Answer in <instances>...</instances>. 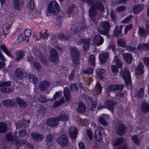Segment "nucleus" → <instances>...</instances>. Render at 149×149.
Masks as SVG:
<instances>
[{
    "mask_svg": "<svg viewBox=\"0 0 149 149\" xmlns=\"http://www.w3.org/2000/svg\"><path fill=\"white\" fill-rule=\"evenodd\" d=\"M124 88L123 85H113L109 86L107 88L108 91L109 92L111 91H115L117 90L121 91Z\"/></svg>",
    "mask_w": 149,
    "mask_h": 149,
    "instance_id": "nucleus-13",
    "label": "nucleus"
},
{
    "mask_svg": "<svg viewBox=\"0 0 149 149\" xmlns=\"http://www.w3.org/2000/svg\"><path fill=\"white\" fill-rule=\"evenodd\" d=\"M23 0H13V7L15 10H19L23 7Z\"/></svg>",
    "mask_w": 149,
    "mask_h": 149,
    "instance_id": "nucleus-15",
    "label": "nucleus"
},
{
    "mask_svg": "<svg viewBox=\"0 0 149 149\" xmlns=\"http://www.w3.org/2000/svg\"><path fill=\"white\" fill-rule=\"evenodd\" d=\"M11 82L8 81H1L0 82V87H9L11 85Z\"/></svg>",
    "mask_w": 149,
    "mask_h": 149,
    "instance_id": "nucleus-48",
    "label": "nucleus"
},
{
    "mask_svg": "<svg viewBox=\"0 0 149 149\" xmlns=\"http://www.w3.org/2000/svg\"><path fill=\"white\" fill-rule=\"evenodd\" d=\"M0 91L2 93H10L13 92L14 88L12 87L8 88L6 87H1L0 88Z\"/></svg>",
    "mask_w": 149,
    "mask_h": 149,
    "instance_id": "nucleus-38",
    "label": "nucleus"
},
{
    "mask_svg": "<svg viewBox=\"0 0 149 149\" xmlns=\"http://www.w3.org/2000/svg\"><path fill=\"white\" fill-rule=\"evenodd\" d=\"M144 65L142 63L140 62L135 70V72L138 75H140L144 73L143 68Z\"/></svg>",
    "mask_w": 149,
    "mask_h": 149,
    "instance_id": "nucleus-21",
    "label": "nucleus"
},
{
    "mask_svg": "<svg viewBox=\"0 0 149 149\" xmlns=\"http://www.w3.org/2000/svg\"><path fill=\"white\" fill-rule=\"evenodd\" d=\"M137 49L139 50L142 49L144 50L147 51L149 49V44L147 43H143L142 44L140 43L138 45Z\"/></svg>",
    "mask_w": 149,
    "mask_h": 149,
    "instance_id": "nucleus-26",
    "label": "nucleus"
},
{
    "mask_svg": "<svg viewBox=\"0 0 149 149\" xmlns=\"http://www.w3.org/2000/svg\"><path fill=\"white\" fill-rule=\"evenodd\" d=\"M93 9L92 8L89 10V15L90 18L92 19L93 21L96 23L99 19L100 15L97 13L96 11Z\"/></svg>",
    "mask_w": 149,
    "mask_h": 149,
    "instance_id": "nucleus-6",
    "label": "nucleus"
},
{
    "mask_svg": "<svg viewBox=\"0 0 149 149\" xmlns=\"http://www.w3.org/2000/svg\"><path fill=\"white\" fill-rule=\"evenodd\" d=\"M58 121L57 117L51 118L47 119L46 120V123L49 126L53 127L56 126L58 124Z\"/></svg>",
    "mask_w": 149,
    "mask_h": 149,
    "instance_id": "nucleus-7",
    "label": "nucleus"
},
{
    "mask_svg": "<svg viewBox=\"0 0 149 149\" xmlns=\"http://www.w3.org/2000/svg\"><path fill=\"white\" fill-rule=\"evenodd\" d=\"M122 27L121 26L119 27L118 26H116L115 28L114 31V35L116 36L120 37L122 35Z\"/></svg>",
    "mask_w": 149,
    "mask_h": 149,
    "instance_id": "nucleus-31",
    "label": "nucleus"
},
{
    "mask_svg": "<svg viewBox=\"0 0 149 149\" xmlns=\"http://www.w3.org/2000/svg\"><path fill=\"white\" fill-rule=\"evenodd\" d=\"M15 76L17 78L22 79L27 77V74L19 68H17L14 72Z\"/></svg>",
    "mask_w": 149,
    "mask_h": 149,
    "instance_id": "nucleus-11",
    "label": "nucleus"
},
{
    "mask_svg": "<svg viewBox=\"0 0 149 149\" xmlns=\"http://www.w3.org/2000/svg\"><path fill=\"white\" fill-rule=\"evenodd\" d=\"M57 142L62 147H65L68 145L69 141L67 136L65 135H62L56 140Z\"/></svg>",
    "mask_w": 149,
    "mask_h": 149,
    "instance_id": "nucleus-4",
    "label": "nucleus"
},
{
    "mask_svg": "<svg viewBox=\"0 0 149 149\" xmlns=\"http://www.w3.org/2000/svg\"><path fill=\"white\" fill-rule=\"evenodd\" d=\"M51 86V83L47 80L43 81L39 84V88L41 92L46 91Z\"/></svg>",
    "mask_w": 149,
    "mask_h": 149,
    "instance_id": "nucleus-9",
    "label": "nucleus"
},
{
    "mask_svg": "<svg viewBox=\"0 0 149 149\" xmlns=\"http://www.w3.org/2000/svg\"><path fill=\"white\" fill-rule=\"evenodd\" d=\"M64 94L66 100L67 101L70 102V101L71 94L68 88H65L64 90Z\"/></svg>",
    "mask_w": 149,
    "mask_h": 149,
    "instance_id": "nucleus-32",
    "label": "nucleus"
},
{
    "mask_svg": "<svg viewBox=\"0 0 149 149\" xmlns=\"http://www.w3.org/2000/svg\"><path fill=\"white\" fill-rule=\"evenodd\" d=\"M47 31H45L44 33H42V32H40V39L42 38L43 39H45V38H47V37L49 36V34H46Z\"/></svg>",
    "mask_w": 149,
    "mask_h": 149,
    "instance_id": "nucleus-54",
    "label": "nucleus"
},
{
    "mask_svg": "<svg viewBox=\"0 0 149 149\" xmlns=\"http://www.w3.org/2000/svg\"><path fill=\"white\" fill-rule=\"evenodd\" d=\"M38 111L41 114H44L45 112V110L44 107L41 105H39L37 107Z\"/></svg>",
    "mask_w": 149,
    "mask_h": 149,
    "instance_id": "nucleus-47",
    "label": "nucleus"
},
{
    "mask_svg": "<svg viewBox=\"0 0 149 149\" xmlns=\"http://www.w3.org/2000/svg\"><path fill=\"white\" fill-rule=\"evenodd\" d=\"M93 40L95 44L99 46L103 44L104 40L102 36L99 35H97L93 38Z\"/></svg>",
    "mask_w": 149,
    "mask_h": 149,
    "instance_id": "nucleus-16",
    "label": "nucleus"
},
{
    "mask_svg": "<svg viewBox=\"0 0 149 149\" xmlns=\"http://www.w3.org/2000/svg\"><path fill=\"white\" fill-rule=\"evenodd\" d=\"M53 135L50 134H49L46 135V142L48 143H50L53 139Z\"/></svg>",
    "mask_w": 149,
    "mask_h": 149,
    "instance_id": "nucleus-52",
    "label": "nucleus"
},
{
    "mask_svg": "<svg viewBox=\"0 0 149 149\" xmlns=\"http://www.w3.org/2000/svg\"><path fill=\"white\" fill-rule=\"evenodd\" d=\"M114 61L116 64L118 66V67L121 69L123 67V63L117 56H115L114 58Z\"/></svg>",
    "mask_w": 149,
    "mask_h": 149,
    "instance_id": "nucleus-36",
    "label": "nucleus"
},
{
    "mask_svg": "<svg viewBox=\"0 0 149 149\" xmlns=\"http://www.w3.org/2000/svg\"><path fill=\"white\" fill-rule=\"evenodd\" d=\"M48 10L50 13L56 15L60 10V7L58 3L54 1L50 2L48 5Z\"/></svg>",
    "mask_w": 149,
    "mask_h": 149,
    "instance_id": "nucleus-1",
    "label": "nucleus"
},
{
    "mask_svg": "<svg viewBox=\"0 0 149 149\" xmlns=\"http://www.w3.org/2000/svg\"><path fill=\"white\" fill-rule=\"evenodd\" d=\"M106 104L107 108L112 112H113V108L116 103L113 101L108 100L106 102Z\"/></svg>",
    "mask_w": 149,
    "mask_h": 149,
    "instance_id": "nucleus-22",
    "label": "nucleus"
},
{
    "mask_svg": "<svg viewBox=\"0 0 149 149\" xmlns=\"http://www.w3.org/2000/svg\"><path fill=\"white\" fill-rule=\"evenodd\" d=\"M93 71V69L91 67L88 68L86 70H82V72L86 74H92Z\"/></svg>",
    "mask_w": 149,
    "mask_h": 149,
    "instance_id": "nucleus-50",
    "label": "nucleus"
},
{
    "mask_svg": "<svg viewBox=\"0 0 149 149\" xmlns=\"http://www.w3.org/2000/svg\"><path fill=\"white\" fill-rule=\"evenodd\" d=\"M144 8V6L143 4H138L132 7V12L134 14H136L141 12Z\"/></svg>",
    "mask_w": 149,
    "mask_h": 149,
    "instance_id": "nucleus-14",
    "label": "nucleus"
},
{
    "mask_svg": "<svg viewBox=\"0 0 149 149\" xmlns=\"http://www.w3.org/2000/svg\"><path fill=\"white\" fill-rule=\"evenodd\" d=\"M123 139L121 138H119L116 140L114 145L115 146H118L123 143Z\"/></svg>",
    "mask_w": 149,
    "mask_h": 149,
    "instance_id": "nucleus-55",
    "label": "nucleus"
},
{
    "mask_svg": "<svg viewBox=\"0 0 149 149\" xmlns=\"http://www.w3.org/2000/svg\"><path fill=\"white\" fill-rule=\"evenodd\" d=\"M120 74L125 81L126 85H130L131 84L130 75L127 68L126 67L121 70L120 72Z\"/></svg>",
    "mask_w": 149,
    "mask_h": 149,
    "instance_id": "nucleus-3",
    "label": "nucleus"
},
{
    "mask_svg": "<svg viewBox=\"0 0 149 149\" xmlns=\"http://www.w3.org/2000/svg\"><path fill=\"white\" fill-rule=\"evenodd\" d=\"M125 126L123 124H120L117 127L116 133L120 135H123L125 132Z\"/></svg>",
    "mask_w": 149,
    "mask_h": 149,
    "instance_id": "nucleus-19",
    "label": "nucleus"
},
{
    "mask_svg": "<svg viewBox=\"0 0 149 149\" xmlns=\"http://www.w3.org/2000/svg\"><path fill=\"white\" fill-rule=\"evenodd\" d=\"M91 7L95 9H99L101 10H104V7L100 1L96 0L91 3Z\"/></svg>",
    "mask_w": 149,
    "mask_h": 149,
    "instance_id": "nucleus-10",
    "label": "nucleus"
},
{
    "mask_svg": "<svg viewBox=\"0 0 149 149\" xmlns=\"http://www.w3.org/2000/svg\"><path fill=\"white\" fill-rule=\"evenodd\" d=\"M6 139L9 141H13L14 139V137L13 136L11 133H8L6 135Z\"/></svg>",
    "mask_w": 149,
    "mask_h": 149,
    "instance_id": "nucleus-56",
    "label": "nucleus"
},
{
    "mask_svg": "<svg viewBox=\"0 0 149 149\" xmlns=\"http://www.w3.org/2000/svg\"><path fill=\"white\" fill-rule=\"evenodd\" d=\"M49 100V99L47 98L43 95H41L38 98L39 101L42 103H45Z\"/></svg>",
    "mask_w": 149,
    "mask_h": 149,
    "instance_id": "nucleus-49",
    "label": "nucleus"
},
{
    "mask_svg": "<svg viewBox=\"0 0 149 149\" xmlns=\"http://www.w3.org/2000/svg\"><path fill=\"white\" fill-rule=\"evenodd\" d=\"M31 32L30 30L26 29L24 31V33L25 37L28 38L31 35Z\"/></svg>",
    "mask_w": 149,
    "mask_h": 149,
    "instance_id": "nucleus-63",
    "label": "nucleus"
},
{
    "mask_svg": "<svg viewBox=\"0 0 149 149\" xmlns=\"http://www.w3.org/2000/svg\"><path fill=\"white\" fill-rule=\"evenodd\" d=\"M95 89L97 93V95H99L101 93L102 91V87L98 82L97 83Z\"/></svg>",
    "mask_w": 149,
    "mask_h": 149,
    "instance_id": "nucleus-42",
    "label": "nucleus"
},
{
    "mask_svg": "<svg viewBox=\"0 0 149 149\" xmlns=\"http://www.w3.org/2000/svg\"><path fill=\"white\" fill-rule=\"evenodd\" d=\"M118 44L119 46L123 47H125L126 45V42L124 39L121 38L117 40Z\"/></svg>",
    "mask_w": 149,
    "mask_h": 149,
    "instance_id": "nucleus-40",
    "label": "nucleus"
},
{
    "mask_svg": "<svg viewBox=\"0 0 149 149\" xmlns=\"http://www.w3.org/2000/svg\"><path fill=\"white\" fill-rule=\"evenodd\" d=\"M70 88L71 90L73 91H77L78 90V87L76 84H72L70 85Z\"/></svg>",
    "mask_w": 149,
    "mask_h": 149,
    "instance_id": "nucleus-53",
    "label": "nucleus"
},
{
    "mask_svg": "<svg viewBox=\"0 0 149 149\" xmlns=\"http://www.w3.org/2000/svg\"><path fill=\"white\" fill-rule=\"evenodd\" d=\"M50 55L49 56V61L54 63H58L59 58L58 53L56 50L52 48L50 50Z\"/></svg>",
    "mask_w": 149,
    "mask_h": 149,
    "instance_id": "nucleus-5",
    "label": "nucleus"
},
{
    "mask_svg": "<svg viewBox=\"0 0 149 149\" xmlns=\"http://www.w3.org/2000/svg\"><path fill=\"white\" fill-rule=\"evenodd\" d=\"M111 68L112 71L114 74H116L118 72V69L116 65H112L111 66Z\"/></svg>",
    "mask_w": 149,
    "mask_h": 149,
    "instance_id": "nucleus-62",
    "label": "nucleus"
},
{
    "mask_svg": "<svg viewBox=\"0 0 149 149\" xmlns=\"http://www.w3.org/2000/svg\"><path fill=\"white\" fill-rule=\"evenodd\" d=\"M75 6L74 4H71L68 8L67 13L68 14H71L72 12L74 11L75 8Z\"/></svg>",
    "mask_w": 149,
    "mask_h": 149,
    "instance_id": "nucleus-46",
    "label": "nucleus"
},
{
    "mask_svg": "<svg viewBox=\"0 0 149 149\" xmlns=\"http://www.w3.org/2000/svg\"><path fill=\"white\" fill-rule=\"evenodd\" d=\"M104 70L103 69L98 68L96 69V73L100 79H102L103 77L102 74L104 72Z\"/></svg>",
    "mask_w": 149,
    "mask_h": 149,
    "instance_id": "nucleus-41",
    "label": "nucleus"
},
{
    "mask_svg": "<svg viewBox=\"0 0 149 149\" xmlns=\"http://www.w3.org/2000/svg\"><path fill=\"white\" fill-rule=\"evenodd\" d=\"M141 109L144 113L149 112V104L146 102H143L141 105Z\"/></svg>",
    "mask_w": 149,
    "mask_h": 149,
    "instance_id": "nucleus-28",
    "label": "nucleus"
},
{
    "mask_svg": "<svg viewBox=\"0 0 149 149\" xmlns=\"http://www.w3.org/2000/svg\"><path fill=\"white\" fill-rule=\"evenodd\" d=\"M15 61L17 62H19L23 58L24 56L23 52L21 50H18L15 52Z\"/></svg>",
    "mask_w": 149,
    "mask_h": 149,
    "instance_id": "nucleus-24",
    "label": "nucleus"
},
{
    "mask_svg": "<svg viewBox=\"0 0 149 149\" xmlns=\"http://www.w3.org/2000/svg\"><path fill=\"white\" fill-rule=\"evenodd\" d=\"M15 101L16 103L18 104L22 108H24L26 107L27 105V103L21 98L17 97L15 98Z\"/></svg>",
    "mask_w": 149,
    "mask_h": 149,
    "instance_id": "nucleus-17",
    "label": "nucleus"
},
{
    "mask_svg": "<svg viewBox=\"0 0 149 149\" xmlns=\"http://www.w3.org/2000/svg\"><path fill=\"white\" fill-rule=\"evenodd\" d=\"M28 78L30 81L34 84H37L38 82V78L35 75L32 74H29Z\"/></svg>",
    "mask_w": 149,
    "mask_h": 149,
    "instance_id": "nucleus-29",
    "label": "nucleus"
},
{
    "mask_svg": "<svg viewBox=\"0 0 149 149\" xmlns=\"http://www.w3.org/2000/svg\"><path fill=\"white\" fill-rule=\"evenodd\" d=\"M57 117L58 120L65 121L68 120L69 119L68 115L65 113L61 114Z\"/></svg>",
    "mask_w": 149,
    "mask_h": 149,
    "instance_id": "nucleus-34",
    "label": "nucleus"
},
{
    "mask_svg": "<svg viewBox=\"0 0 149 149\" xmlns=\"http://www.w3.org/2000/svg\"><path fill=\"white\" fill-rule=\"evenodd\" d=\"M133 26L132 24L127 25L125 28L124 30V34H127L128 31L132 28Z\"/></svg>",
    "mask_w": 149,
    "mask_h": 149,
    "instance_id": "nucleus-57",
    "label": "nucleus"
},
{
    "mask_svg": "<svg viewBox=\"0 0 149 149\" xmlns=\"http://www.w3.org/2000/svg\"><path fill=\"white\" fill-rule=\"evenodd\" d=\"M38 56L42 63L45 65H48V61L46 60V57L44 54L40 53L38 55Z\"/></svg>",
    "mask_w": 149,
    "mask_h": 149,
    "instance_id": "nucleus-33",
    "label": "nucleus"
},
{
    "mask_svg": "<svg viewBox=\"0 0 149 149\" xmlns=\"http://www.w3.org/2000/svg\"><path fill=\"white\" fill-rule=\"evenodd\" d=\"M109 56V53L107 52L100 54L99 56V57L101 63L102 64L105 63Z\"/></svg>",
    "mask_w": 149,
    "mask_h": 149,
    "instance_id": "nucleus-12",
    "label": "nucleus"
},
{
    "mask_svg": "<svg viewBox=\"0 0 149 149\" xmlns=\"http://www.w3.org/2000/svg\"><path fill=\"white\" fill-rule=\"evenodd\" d=\"M101 26L102 29L105 31H108L110 29V24L108 21H104L102 22L101 23Z\"/></svg>",
    "mask_w": 149,
    "mask_h": 149,
    "instance_id": "nucleus-25",
    "label": "nucleus"
},
{
    "mask_svg": "<svg viewBox=\"0 0 149 149\" xmlns=\"http://www.w3.org/2000/svg\"><path fill=\"white\" fill-rule=\"evenodd\" d=\"M18 133L19 134L18 136V138L24 137L27 134V131L24 129H22L19 131Z\"/></svg>",
    "mask_w": 149,
    "mask_h": 149,
    "instance_id": "nucleus-44",
    "label": "nucleus"
},
{
    "mask_svg": "<svg viewBox=\"0 0 149 149\" xmlns=\"http://www.w3.org/2000/svg\"><path fill=\"white\" fill-rule=\"evenodd\" d=\"M144 90L141 88L137 92V95L138 97H141L144 95Z\"/></svg>",
    "mask_w": 149,
    "mask_h": 149,
    "instance_id": "nucleus-58",
    "label": "nucleus"
},
{
    "mask_svg": "<svg viewBox=\"0 0 149 149\" xmlns=\"http://www.w3.org/2000/svg\"><path fill=\"white\" fill-rule=\"evenodd\" d=\"M86 109V107L85 104L81 102L79 103L77 111L78 113H82L85 112Z\"/></svg>",
    "mask_w": 149,
    "mask_h": 149,
    "instance_id": "nucleus-27",
    "label": "nucleus"
},
{
    "mask_svg": "<svg viewBox=\"0 0 149 149\" xmlns=\"http://www.w3.org/2000/svg\"><path fill=\"white\" fill-rule=\"evenodd\" d=\"M124 60L128 64H131L133 59V57L131 54L130 53H124L123 54Z\"/></svg>",
    "mask_w": 149,
    "mask_h": 149,
    "instance_id": "nucleus-18",
    "label": "nucleus"
},
{
    "mask_svg": "<svg viewBox=\"0 0 149 149\" xmlns=\"http://www.w3.org/2000/svg\"><path fill=\"white\" fill-rule=\"evenodd\" d=\"M138 34L141 37H146L148 35L146 30L144 27H139Z\"/></svg>",
    "mask_w": 149,
    "mask_h": 149,
    "instance_id": "nucleus-30",
    "label": "nucleus"
},
{
    "mask_svg": "<svg viewBox=\"0 0 149 149\" xmlns=\"http://www.w3.org/2000/svg\"><path fill=\"white\" fill-rule=\"evenodd\" d=\"M99 122L101 124L103 125L107 126L108 124L106 121L105 119L103 117H100L99 118Z\"/></svg>",
    "mask_w": 149,
    "mask_h": 149,
    "instance_id": "nucleus-59",
    "label": "nucleus"
},
{
    "mask_svg": "<svg viewBox=\"0 0 149 149\" xmlns=\"http://www.w3.org/2000/svg\"><path fill=\"white\" fill-rule=\"evenodd\" d=\"M64 99L62 97L58 101L56 102L54 104V107H56L59 106L61 104L64 103Z\"/></svg>",
    "mask_w": 149,
    "mask_h": 149,
    "instance_id": "nucleus-45",
    "label": "nucleus"
},
{
    "mask_svg": "<svg viewBox=\"0 0 149 149\" xmlns=\"http://www.w3.org/2000/svg\"><path fill=\"white\" fill-rule=\"evenodd\" d=\"M132 139L136 144L138 145L139 144V141L136 136L134 135L132 137Z\"/></svg>",
    "mask_w": 149,
    "mask_h": 149,
    "instance_id": "nucleus-64",
    "label": "nucleus"
},
{
    "mask_svg": "<svg viewBox=\"0 0 149 149\" xmlns=\"http://www.w3.org/2000/svg\"><path fill=\"white\" fill-rule=\"evenodd\" d=\"M89 64L93 66L95 65V57L93 55H91L88 61Z\"/></svg>",
    "mask_w": 149,
    "mask_h": 149,
    "instance_id": "nucleus-43",
    "label": "nucleus"
},
{
    "mask_svg": "<svg viewBox=\"0 0 149 149\" xmlns=\"http://www.w3.org/2000/svg\"><path fill=\"white\" fill-rule=\"evenodd\" d=\"M27 7L30 10H33L34 8L33 0H30L29 2L27 5Z\"/></svg>",
    "mask_w": 149,
    "mask_h": 149,
    "instance_id": "nucleus-51",
    "label": "nucleus"
},
{
    "mask_svg": "<svg viewBox=\"0 0 149 149\" xmlns=\"http://www.w3.org/2000/svg\"><path fill=\"white\" fill-rule=\"evenodd\" d=\"M7 130V127L6 124L3 123H0V133H6Z\"/></svg>",
    "mask_w": 149,
    "mask_h": 149,
    "instance_id": "nucleus-35",
    "label": "nucleus"
},
{
    "mask_svg": "<svg viewBox=\"0 0 149 149\" xmlns=\"http://www.w3.org/2000/svg\"><path fill=\"white\" fill-rule=\"evenodd\" d=\"M16 106V103L14 101L9 99V101L8 107H11L13 108L14 107Z\"/></svg>",
    "mask_w": 149,
    "mask_h": 149,
    "instance_id": "nucleus-60",
    "label": "nucleus"
},
{
    "mask_svg": "<svg viewBox=\"0 0 149 149\" xmlns=\"http://www.w3.org/2000/svg\"><path fill=\"white\" fill-rule=\"evenodd\" d=\"M91 40V39L88 38H82L80 40L79 43L80 44H83V47L85 52L88 49Z\"/></svg>",
    "mask_w": 149,
    "mask_h": 149,
    "instance_id": "nucleus-8",
    "label": "nucleus"
},
{
    "mask_svg": "<svg viewBox=\"0 0 149 149\" xmlns=\"http://www.w3.org/2000/svg\"><path fill=\"white\" fill-rule=\"evenodd\" d=\"M126 49L130 52H133L136 49V48L135 47H132L129 45H127L125 47Z\"/></svg>",
    "mask_w": 149,
    "mask_h": 149,
    "instance_id": "nucleus-61",
    "label": "nucleus"
},
{
    "mask_svg": "<svg viewBox=\"0 0 149 149\" xmlns=\"http://www.w3.org/2000/svg\"><path fill=\"white\" fill-rule=\"evenodd\" d=\"M72 62L75 64L79 65L80 63V56L79 52L76 48L72 47L70 49Z\"/></svg>",
    "mask_w": 149,
    "mask_h": 149,
    "instance_id": "nucleus-2",
    "label": "nucleus"
},
{
    "mask_svg": "<svg viewBox=\"0 0 149 149\" xmlns=\"http://www.w3.org/2000/svg\"><path fill=\"white\" fill-rule=\"evenodd\" d=\"M70 137L71 139H75L77 134V130L75 127H71L69 131Z\"/></svg>",
    "mask_w": 149,
    "mask_h": 149,
    "instance_id": "nucleus-23",
    "label": "nucleus"
},
{
    "mask_svg": "<svg viewBox=\"0 0 149 149\" xmlns=\"http://www.w3.org/2000/svg\"><path fill=\"white\" fill-rule=\"evenodd\" d=\"M0 47L3 50V51L6 53L8 56L13 58V54L10 53V52L6 48V46L4 45H2L0 46Z\"/></svg>",
    "mask_w": 149,
    "mask_h": 149,
    "instance_id": "nucleus-39",
    "label": "nucleus"
},
{
    "mask_svg": "<svg viewBox=\"0 0 149 149\" xmlns=\"http://www.w3.org/2000/svg\"><path fill=\"white\" fill-rule=\"evenodd\" d=\"M32 138L34 140L40 141L44 138L42 134H39L36 132H32L31 134Z\"/></svg>",
    "mask_w": 149,
    "mask_h": 149,
    "instance_id": "nucleus-20",
    "label": "nucleus"
},
{
    "mask_svg": "<svg viewBox=\"0 0 149 149\" xmlns=\"http://www.w3.org/2000/svg\"><path fill=\"white\" fill-rule=\"evenodd\" d=\"M102 134L100 131H99L97 133V131L96 132L95 134V138L97 141H101L102 140Z\"/></svg>",
    "mask_w": 149,
    "mask_h": 149,
    "instance_id": "nucleus-37",
    "label": "nucleus"
}]
</instances>
